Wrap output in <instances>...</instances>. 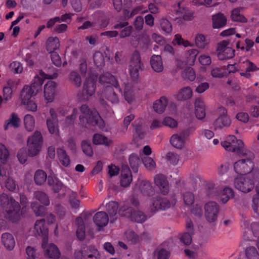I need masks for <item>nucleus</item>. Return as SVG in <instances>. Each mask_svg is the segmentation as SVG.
<instances>
[{
	"instance_id": "6e6552de",
	"label": "nucleus",
	"mask_w": 259,
	"mask_h": 259,
	"mask_svg": "<svg viewBox=\"0 0 259 259\" xmlns=\"http://www.w3.org/2000/svg\"><path fill=\"white\" fill-rule=\"evenodd\" d=\"M97 76L96 74H89L86 77L83 87V96L86 98L93 96L96 90Z\"/></svg>"
},
{
	"instance_id": "6ab92c4d",
	"label": "nucleus",
	"mask_w": 259,
	"mask_h": 259,
	"mask_svg": "<svg viewBox=\"0 0 259 259\" xmlns=\"http://www.w3.org/2000/svg\"><path fill=\"white\" fill-rule=\"evenodd\" d=\"M56 84L52 81L49 80L44 86V98L47 103L54 101L56 94Z\"/></svg>"
},
{
	"instance_id": "58836bf2",
	"label": "nucleus",
	"mask_w": 259,
	"mask_h": 259,
	"mask_svg": "<svg viewBox=\"0 0 259 259\" xmlns=\"http://www.w3.org/2000/svg\"><path fill=\"white\" fill-rule=\"evenodd\" d=\"M195 42L196 46L200 49H204L209 44L205 35L201 33H198L195 35Z\"/></svg>"
},
{
	"instance_id": "a19ab883",
	"label": "nucleus",
	"mask_w": 259,
	"mask_h": 259,
	"mask_svg": "<svg viewBox=\"0 0 259 259\" xmlns=\"http://www.w3.org/2000/svg\"><path fill=\"white\" fill-rule=\"evenodd\" d=\"M252 207L254 211L259 215V183L255 186V194L252 198Z\"/></svg>"
},
{
	"instance_id": "2eb2a0df",
	"label": "nucleus",
	"mask_w": 259,
	"mask_h": 259,
	"mask_svg": "<svg viewBox=\"0 0 259 259\" xmlns=\"http://www.w3.org/2000/svg\"><path fill=\"white\" fill-rule=\"evenodd\" d=\"M50 114L51 117L47 120V125L49 132L51 135L58 136L59 134V128L58 119L55 110L50 109Z\"/></svg>"
},
{
	"instance_id": "473e14b6",
	"label": "nucleus",
	"mask_w": 259,
	"mask_h": 259,
	"mask_svg": "<svg viewBox=\"0 0 259 259\" xmlns=\"http://www.w3.org/2000/svg\"><path fill=\"white\" fill-rule=\"evenodd\" d=\"M151 65L153 69L157 72H160L163 69L161 58L159 55H153L151 59Z\"/></svg>"
},
{
	"instance_id": "4d7b16f0",
	"label": "nucleus",
	"mask_w": 259,
	"mask_h": 259,
	"mask_svg": "<svg viewBox=\"0 0 259 259\" xmlns=\"http://www.w3.org/2000/svg\"><path fill=\"white\" fill-rule=\"evenodd\" d=\"M161 29L167 33H171L172 31V26L170 23L165 19H162L160 22Z\"/></svg>"
},
{
	"instance_id": "b1692460",
	"label": "nucleus",
	"mask_w": 259,
	"mask_h": 259,
	"mask_svg": "<svg viewBox=\"0 0 259 259\" xmlns=\"http://www.w3.org/2000/svg\"><path fill=\"white\" fill-rule=\"evenodd\" d=\"M60 47V41L57 37H49L46 42V49L49 53L55 52Z\"/></svg>"
},
{
	"instance_id": "dca6fc26",
	"label": "nucleus",
	"mask_w": 259,
	"mask_h": 259,
	"mask_svg": "<svg viewBox=\"0 0 259 259\" xmlns=\"http://www.w3.org/2000/svg\"><path fill=\"white\" fill-rule=\"evenodd\" d=\"M188 136V135L185 132L174 134L170 139V143L174 148L182 149L186 145Z\"/></svg>"
},
{
	"instance_id": "393cba45",
	"label": "nucleus",
	"mask_w": 259,
	"mask_h": 259,
	"mask_svg": "<svg viewBox=\"0 0 259 259\" xmlns=\"http://www.w3.org/2000/svg\"><path fill=\"white\" fill-rule=\"evenodd\" d=\"M132 180V176L130 168L126 166H123L120 180L121 186L123 187L128 186Z\"/></svg>"
},
{
	"instance_id": "680f3d73",
	"label": "nucleus",
	"mask_w": 259,
	"mask_h": 259,
	"mask_svg": "<svg viewBox=\"0 0 259 259\" xmlns=\"http://www.w3.org/2000/svg\"><path fill=\"white\" fill-rule=\"evenodd\" d=\"M22 104L25 106L26 109L29 111L35 112L37 111V106L33 100H29Z\"/></svg>"
},
{
	"instance_id": "4be33fe9",
	"label": "nucleus",
	"mask_w": 259,
	"mask_h": 259,
	"mask_svg": "<svg viewBox=\"0 0 259 259\" xmlns=\"http://www.w3.org/2000/svg\"><path fill=\"white\" fill-rule=\"evenodd\" d=\"M234 196V192L231 188L225 187L217 195V198L222 203H226Z\"/></svg>"
},
{
	"instance_id": "f03ea898",
	"label": "nucleus",
	"mask_w": 259,
	"mask_h": 259,
	"mask_svg": "<svg viewBox=\"0 0 259 259\" xmlns=\"http://www.w3.org/2000/svg\"><path fill=\"white\" fill-rule=\"evenodd\" d=\"M56 76V74L51 76L46 74L42 71H40L35 76L33 83L30 85H26L23 87L20 96L21 104L32 100V98L41 91V85L45 79L54 78Z\"/></svg>"
},
{
	"instance_id": "f257e3e1",
	"label": "nucleus",
	"mask_w": 259,
	"mask_h": 259,
	"mask_svg": "<svg viewBox=\"0 0 259 259\" xmlns=\"http://www.w3.org/2000/svg\"><path fill=\"white\" fill-rule=\"evenodd\" d=\"M253 159H241L234 164V171L238 175L234 178V186L241 193L251 192L255 188V183H259V168Z\"/></svg>"
},
{
	"instance_id": "de8ad7c7",
	"label": "nucleus",
	"mask_w": 259,
	"mask_h": 259,
	"mask_svg": "<svg viewBox=\"0 0 259 259\" xmlns=\"http://www.w3.org/2000/svg\"><path fill=\"white\" fill-rule=\"evenodd\" d=\"M81 147L82 152L88 156L91 157L93 155V150L90 142L87 140H83L81 143Z\"/></svg>"
},
{
	"instance_id": "37998d69",
	"label": "nucleus",
	"mask_w": 259,
	"mask_h": 259,
	"mask_svg": "<svg viewBox=\"0 0 259 259\" xmlns=\"http://www.w3.org/2000/svg\"><path fill=\"white\" fill-rule=\"evenodd\" d=\"M231 18L233 21L241 23H246L247 21V19L240 14V9L239 8H236L232 10Z\"/></svg>"
},
{
	"instance_id": "a18cd8bd",
	"label": "nucleus",
	"mask_w": 259,
	"mask_h": 259,
	"mask_svg": "<svg viewBox=\"0 0 259 259\" xmlns=\"http://www.w3.org/2000/svg\"><path fill=\"white\" fill-rule=\"evenodd\" d=\"M198 53L196 49H190L186 53L187 62L189 65H193L194 64Z\"/></svg>"
},
{
	"instance_id": "423d86ee",
	"label": "nucleus",
	"mask_w": 259,
	"mask_h": 259,
	"mask_svg": "<svg viewBox=\"0 0 259 259\" xmlns=\"http://www.w3.org/2000/svg\"><path fill=\"white\" fill-rule=\"evenodd\" d=\"M80 124L87 126V124H97L100 126L104 125L103 121L96 111H92L86 105H83L80 109Z\"/></svg>"
},
{
	"instance_id": "338daca9",
	"label": "nucleus",
	"mask_w": 259,
	"mask_h": 259,
	"mask_svg": "<svg viewBox=\"0 0 259 259\" xmlns=\"http://www.w3.org/2000/svg\"><path fill=\"white\" fill-rule=\"evenodd\" d=\"M110 216L114 215L116 214L118 205L115 202H110L106 206Z\"/></svg>"
},
{
	"instance_id": "9d476101",
	"label": "nucleus",
	"mask_w": 259,
	"mask_h": 259,
	"mask_svg": "<svg viewBox=\"0 0 259 259\" xmlns=\"http://www.w3.org/2000/svg\"><path fill=\"white\" fill-rule=\"evenodd\" d=\"M239 68L240 71V75L246 78L251 77V75L250 72L259 70V67L253 62L245 58L240 61Z\"/></svg>"
},
{
	"instance_id": "4c0bfd02",
	"label": "nucleus",
	"mask_w": 259,
	"mask_h": 259,
	"mask_svg": "<svg viewBox=\"0 0 259 259\" xmlns=\"http://www.w3.org/2000/svg\"><path fill=\"white\" fill-rule=\"evenodd\" d=\"M48 184L52 187L55 192L63 191L65 189L61 183L57 178L49 176L48 178Z\"/></svg>"
},
{
	"instance_id": "ddd939ff",
	"label": "nucleus",
	"mask_w": 259,
	"mask_h": 259,
	"mask_svg": "<svg viewBox=\"0 0 259 259\" xmlns=\"http://www.w3.org/2000/svg\"><path fill=\"white\" fill-rule=\"evenodd\" d=\"M141 70H142V64L140 56L138 52H135L133 54L129 66V71L131 76L133 78L138 77L139 72Z\"/></svg>"
},
{
	"instance_id": "20e7f679",
	"label": "nucleus",
	"mask_w": 259,
	"mask_h": 259,
	"mask_svg": "<svg viewBox=\"0 0 259 259\" xmlns=\"http://www.w3.org/2000/svg\"><path fill=\"white\" fill-rule=\"evenodd\" d=\"M221 145L228 151L236 152L242 156H247L246 159L254 158L253 153L245 147L243 141L237 140L234 136H229L226 140L221 143Z\"/></svg>"
},
{
	"instance_id": "c85d7f7f",
	"label": "nucleus",
	"mask_w": 259,
	"mask_h": 259,
	"mask_svg": "<svg viewBox=\"0 0 259 259\" xmlns=\"http://www.w3.org/2000/svg\"><path fill=\"white\" fill-rule=\"evenodd\" d=\"M195 110L196 117L199 119H202L205 117V109L204 102L197 99L195 102Z\"/></svg>"
},
{
	"instance_id": "f704fd0d",
	"label": "nucleus",
	"mask_w": 259,
	"mask_h": 259,
	"mask_svg": "<svg viewBox=\"0 0 259 259\" xmlns=\"http://www.w3.org/2000/svg\"><path fill=\"white\" fill-rule=\"evenodd\" d=\"M193 92L189 87H186L180 90L176 95V98L180 101L186 100L191 98Z\"/></svg>"
},
{
	"instance_id": "0eeeda50",
	"label": "nucleus",
	"mask_w": 259,
	"mask_h": 259,
	"mask_svg": "<svg viewBox=\"0 0 259 259\" xmlns=\"http://www.w3.org/2000/svg\"><path fill=\"white\" fill-rule=\"evenodd\" d=\"M27 145L29 155L34 156L37 155L40 152L43 145V137L41 133L35 131L30 136Z\"/></svg>"
},
{
	"instance_id": "c03bdc74",
	"label": "nucleus",
	"mask_w": 259,
	"mask_h": 259,
	"mask_svg": "<svg viewBox=\"0 0 259 259\" xmlns=\"http://www.w3.org/2000/svg\"><path fill=\"white\" fill-rule=\"evenodd\" d=\"M47 175L45 171L38 169L36 171L34 176V179L37 185H41L46 181Z\"/></svg>"
},
{
	"instance_id": "6e6d98bb",
	"label": "nucleus",
	"mask_w": 259,
	"mask_h": 259,
	"mask_svg": "<svg viewBox=\"0 0 259 259\" xmlns=\"http://www.w3.org/2000/svg\"><path fill=\"white\" fill-rule=\"evenodd\" d=\"M163 124L171 128H176L178 126V121L174 118L166 116L163 119Z\"/></svg>"
},
{
	"instance_id": "4468645a",
	"label": "nucleus",
	"mask_w": 259,
	"mask_h": 259,
	"mask_svg": "<svg viewBox=\"0 0 259 259\" xmlns=\"http://www.w3.org/2000/svg\"><path fill=\"white\" fill-rule=\"evenodd\" d=\"M169 206L170 203L167 200L160 199L157 196L149 199V208L152 212L164 210Z\"/></svg>"
},
{
	"instance_id": "5fc2aeb1",
	"label": "nucleus",
	"mask_w": 259,
	"mask_h": 259,
	"mask_svg": "<svg viewBox=\"0 0 259 259\" xmlns=\"http://www.w3.org/2000/svg\"><path fill=\"white\" fill-rule=\"evenodd\" d=\"M3 97L4 103L10 101L13 97V90L10 87H4L3 90Z\"/></svg>"
},
{
	"instance_id": "aec40b11",
	"label": "nucleus",
	"mask_w": 259,
	"mask_h": 259,
	"mask_svg": "<svg viewBox=\"0 0 259 259\" xmlns=\"http://www.w3.org/2000/svg\"><path fill=\"white\" fill-rule=\"evenodd\" d=\"M47 238H44L42 246L45 253L49 257L57 258L59 256L60 253L57 246L53 244H47Z\"/></svg>"
},
{
	"instance_id": "7c9ffc66",
	"label": "nucleus",
	"mask_w": 259,
	"mask_h": 259,
	"mask_svg": "<svg viewBox=\"0 0 259 259\" xmlns=\"http://www.w3.org/2000/svg\"><path fill=\"white\" fill-rule=\"evenodd\" d=\"M212 27L218 29L224 27L227 23L226 17L222 14H218L212 16Z\"/></svg>"
},
{
	"instance_id": "774afa93",
	"label": "nucleus",
	"mask_w": 259,
	"mask_h": 259,
	"mask_svg": "<svg viewBox=\"0 0 259 259\" xmlns=\"http://www.w3.org/2000/svg\"><path fill=\"white\" fill-rule=\"evenodd\" d=\"M31 207L34 213L38 216L43 215L46 211V208L44 206L38 205L37 204H36L35 203L32 204Z\"/></svg>"
},
{
	"instance_id": "412c9836",
	"label": "nucleus",
	"mask_w": 259,
	"mask_h": 259,
	"mask_svg": "<svg viewBox=\"0 0 259 259\" xmlns=\"http://www.w3.org/2000/svg\"><path fill=\"white\" fill-rule=\"evenodd\" d=\"M154 182L163 194H166L169 191V185L165 177L157 175L154 178Z\"/></svg>"
},
{
	"instance_id": "c9c22d12",
	"label": "nucleus",
	"mask_w": 259,
	"mask_h": 259,
	"mask_svg": "<svg viewBox=\"0 0 259 259\" xmlns=\"http://www.w3.org/2000/svg\"><path fill=\"white\" fill-rule=\"evenodd\" d=\"M35 118L33 116L27 114L25 115L23 118V124L25 128L29 132L33 130L35 126Z\"/></svg>"
},
{
	"instance_id": "cd10ccee",
	"label": "nucleus",
	"mask_w": 259,
	"mask_h": 259,
	"mask_svg": "<svg viewBox=\"0 0 259 259\" xmlns=\"http://www.w3.org/2000/svg\"><path fill=\"white\" fill-rule=\"evenodd\" d=\"M198 61L201 66L199 68V71L202 73L205 72L208 67L211 63V59L209 56L206 54H201L198 57Z\"/></svg>"
},
{
	"instance_id": "a878e982",
	"label": "nucleus",
	"mask_w": 259,
	"mask_h": 259,
	"mask_svg": "<svg viewBox=\"0 0 259 259\" xmlns=\"http://www.w3.org/2000/svg\"><path fill=\"white\" fill-rule=\"evenodd\" d=\"M2 242L5 248L10 250H12L15 246V240L13 236L8 233L2 234Z\"/></svg>"
},
{
	"instance_id": "69168bd1",
	"label": "nucleus",
	"mask_w": 259,
	"mask_h": 259,
	"mask_svg": "<svg viewBox=\"0 0 259 259\" xmlns=\"http://www.w3.org/2000/svg\"><path fill=\"white\" fill-rule=\"evenodd\" d=\"M182 16L185 21H192L195 17V12L188 8Z\"/></svg>"
},
{
	"instance_id": "8fccbe9b",
	"label": "nucleus",
	"mask_w": 259,
	"mask_h": 259,
	"mask_svg": "<svg viewBox=\"0 0 259 259\" xmlns=\"http://www.w3.org/2000/svg\"><path fill=\"white\" fill-rule=\"evenodd\" d=\"M182 76L186 79L193 81L196 78L195 71L193 68L188 67L185 69Z\"/></svg>"
},
{
	"instance_id": "ea45409f",
	"label": "nucleus",
	"mask_w": 259,
	"mask_h": 259,
	"mask_svg": "<svg viewBox=\"0 0 259 259\" xmlns=\"http://www.w3.org/2000/svg\"><path fill=\"white\" fill-rule=\"evenodd\" d=\"M154 256L156 259H168L170 256V252L167 249L161 246L154 251Z\"/></svg>"
},
{
	"instance_id": "bb28decb",
	"label": "nucleus",
	"mask_w": 259,
	"mask_h": 259,
	"mask_svg": "<svg viewBox=\"0 0 259 259\" xmlns=\"http://www.w3.org/2000/svg\"><path fill=\"white\" fill-rule=\"evenodd\" d=\"M20 119L17 114L14 113L11 114L9 118L5 121L4 124L5 130H8L10 126L19 127L20 124Z\"/></svg>"
},
{
	"instance_id": "09e8293b",
	"label": "nucleus",
	"mask_w": 259,
	"mask_h": 259,
	"mask_svg": "<svg viewBox=\"0 0 259 259\" xmlns=\"http://www.w3.org/2000/svg\"><path fill=\"white\" fill-rule=\"evenodd\" d=\"M141 158L147 169L152 170L156 167V163L152 158L148 156L142 157L141 155Z\"/></svg>"
},
{
	"instance_id": "f3484780",
	"label": "nucleus",
	"mask_w": 259,
	"mask_h": 259,
	"mask_svg": "<svg viewBox=\"0 0 259 259\" xmlns=\"http://www.w3.org/2000/svg\"><path fill=\"white\" fill-rule=\"evenodd\" d=\"M205 215L210 222L215 221L219 212V206L215 202H209L205 205Z\"/></svg>"
},
{
	"instance_id": "bf43d9fd",
	"label": "nucleus",
	"mask_w": 259,
	"mask_h": 259,
	"mask_svg": "<svg viewBox=\"0 0 259 259\" xmlns=\"http://www.w3.org/2000/svg\"><path fill=\"white\" fill-rule=\"evenodd\" d=\"M211 75L214 78H221L226 75V73L223 71L222 68L214 67L211 70Z\"/></svg>"
},
{
	"instance_id": "1a4fd4ad",
	"label": "nucleus",
	"mask_w": 259,
	"mask_h": 259,
	"mask_svg": "<svg viewBox=\"0 0 259 259\" xmlns=\"http://www.w3.org/2000/svg\"><path fill=\"white\" fill-rule=\"evenodd\" d=\"M219 116L213 122V126L215 130H220L229 127L231 121L227 115V111L223 107L218 109Z\"/></svg>"
},
{
	"instance_id": "5701e85b",
	"label": "nucleus",
	"mask_w": 259,
	"mask_h": 259,
	"mask_svg": "<svg viewBox=\"0 0 259 259\" xmlns=\"http://www.w3.org/2000/svg\"><path fill=\"white\" fill-rule=\"evenodd\" d=\"M94 221L96 226L99 228L105 227L108 223V216L105 212H98L95 214Z\"/></svg>"
},
{
	"instance_id": "e2e57ef3",
	"label": "nucleus",
	"mask_w": 259,
	"mask_h": 259,
	"mask_svg": "<svg viewBox=\"0 0 259 259\" xmlns=\"http://www.w3.org/2000/svg\"><path fill=\"white\" fill-rule=\"evenodd\" d=\"M144 137V133H140L139 131L137 130L134 134L133 142L137 146L142 144V140Z\"/></svg>"
},
{
	"instance_id": "2f4dec72",
	"label": "nucleus",
	"mask_w": 259,
	"mask_h": 259,
	"mask_svg": "<svg viewBox=\"0 0 259 259\" xmlns=\"http://www.w3.org/2000/svg\"><path fill=\"white\" fill-rule=\"evenodd\" d=\"M92 141L93 144L96 145H103L109 146L112 143L110 139L99 134H96L93 136Z\"/></svg>"
},
{
	"instance_id": "13d9d810",
	"label": "nucleus",
	"mask_w": 259,
	"mask_h": 259,
	"mask_svg": "<svg viewBox=\"0 0 259 259\" xmlns=\"http://www.w3.org/2000/svg\"><path fill=\"white\" fill-rule=\"evenodd\" d=\"M192 232L182 234L180 237L181 242L185 245H190L192 242Z\"/></svg>"
},
{
	"instance_id": "3c124183",
	"label": "nucleus",
	"mask_w": 259,
	"mask_h": 259,
	"mask_svg": "<svg viewBox=\"0 0 259 259\" xmlns=\"http://www.w3.org/2000/svg\"><path fill=\"white\" fill-rule=\"evenodd\" d=\"M125 235L126 239L130 243H136L140 240V237L139 235H138L133 231L129 230L126 232Z\"/></svg>"
},
{
	"instance_id": "e433bc0d",
	"label": "nucleus",
	"mask_w": 259,
	"mask_h": 259,
	"mask_svg": "<svg viewBox=\"0 0 259 259\" xmlns=\"http://www.w3.org/2000/svg\"><path fill=\"white\" fill-rule=\"evenodd\" d=\"M57 155L59 162L62 165L67 167L70 165V160L69 157L63 149H58Z\"/></svg>"
},
{
	"instance_id": "7ed1b4c3",
	"label": "nucleus",
	"mask_w": 259,
	"mask_h": 259,
	"mask_svg": "<svg viewBox=\"0 0 259 259\" xmlns=\"http://www.w3.org/2000/svg\"><path fill=\"white\" fill-rule=\"evenodd\" d=\"M1 205L5 211L6 218L12 223H17L22 218L20 205L12 197L3 195L0 197Z\"/></svg>"
},
{
	"instance_id": "c756f323",
	"label": "nucleus",
	"mask_w": 259,
	"mask_h": 259,
	"mask_svg": "<svg viewBox=\"0 0 259 259\" xmlns=\"http://www.w3.org/2000/svg\"><path fill=\"white\" fill-rule=\"evenodd\" d=\"M35 235L47 236L48 234V230L45 226V222L43 220L37 221L34 225Z\"/></svg>"
},
{
	"instance_id": "72a5a7b5",
	"label": "nucleus",
	"mask_w": 259,
	"mask_h": 259,
	"mask_svg": "<svg viewBox=\"0 0 259 259\" xmlns=\"http://www.w3.org/2000/svg\"><path fill=\"white\" fill-rule=\"evenodd\" d=\"M167 105V99L162 97L155 101L153 107L155 112L158 113H162L164 111Z\"/></svg>"
},
{
	"instance_id": "a211bd4d",
	"label": "nucleus",
	"mask_w": 259,
	"mask_h": 259,
	"mask_svg": "<svg viewBox=\"0 0 259 259\" xmlns=\"http://www.w3.org/2000/svg\"><path fill=\"white\" fill-rule=\"evenodd\" d=\"M9 152L6 146L0 143V173L5 174L4 170L10 169L8 163Z\"/></svg>"
},
{
	"instance_id": "864d4df0",
	"label": "nucleus",
	"mask_w": 259,
	"mask_h": 259,
	"mask_svg": "<svg viewBox=\"0 0 259 259\" xmlns=\"http://www.w3.org/2000/svg\"><path fill=\"white\" fill-rule=\"evenodd\" d=\"M35 198L40 203L47 206L50 204V200L46 194L42 192H37L35 194Z\"/></svg>"
},
{
	"instance_id": "052dcab7",
	"label": "nucleus",
	"mask_w": 259,
	"mask_h": 259,
	"mask_svg": "<svg viewBox=\"0 0 259 259\" xmlns=\"http://www.w3.org/2000/svg\"><path fill=\"white\" fill-rule=\"evenodd\" d=\"M129 162L131 166L135 171H137V166L140 163V159L138 156L132 154L129 158Z\"/></svg>"
},
{
	"instance_id": "9b49d317",
	"label": "nucleus",
	"mask_w": 259,
	"mask_h": 259,
	"mask_svg": "<svg viewBox=\"0 0 259 259\" xmlns=\"http://www.w3.org/2000/svg\"><path fill=\"white\" fill-rule=\"evenodd\" d=\"M217 54L221 60L230 59L234 55V50L230 47L229 42L223 40L218 45Z\"/></svg>"
},
{
	"instance_id": "f8f14e48",
	"label": "nucleus",
	"mask_w": 259,
	"mask_h": 259,
	"mask_svg": "<svg viewBox=\"0 0 259 259\" xmlns=\"http://www.w3.org/2000/svg\"><path fill=\"white\" fill-rule=\"evenodd\" d=\"M120 215L130 218L132 221L141 223L145 221V215L139 210H134L132 207H122L119 210Z\"/></svg>"
},
{
	"instance_id": "39448f33",
	"label": "nucleus",
	"mask_w": 259,
	"mask_h": 259,
	"mask_svg": "<svg viewBox=\"0 0 259 259\" xmlns=\"http://www.w3.org/2000/svg\"><path fill=\"white\" fill-rule=\"evenodd\" d=\"M101 83H107L105 85L102 96L112 103H116L118 102V98L112 86L116 89L118 88V83L115 78L109 73H106L100 77Z\"/></svg>"
},
{
	"instance_id": "603ef678",
	"label": "nucleus",
	"mask_w": 259,
	"mask_h": 259,
	"mask_svg": "<svg viewBox=\"0 0 259 259\" xmlns=\"http://www.w3.org/2000/svg\"><path fill=\"white\" fill-rule=\"evenodd\" d=\"M246 256L247 259H259V253L254 247H249L246 249Z\"/></svg>"
},
{
	"instance_id": "49530a36",
	"label": "nucleus",
	"mask_w": 259,
	"mask_h": 259,
	"mask_svg": "<svg viewBox=\"0 0 259 259\" xmlns=\"http://www.w3.org/2000/svg\"><path fill=\"white\" fill-rule=\"evenodd\" d=\"M172 44L174 45H178L179 46H183L185 48L192 46V44L191 42L188 40L184 39L179 34H177L175 35L174 39L172 40Z\"/></svg>"
},
{
	"instance_id": "79ce46f5",
	"label": "nucleus",
	"mask_w": 259,
	"mask_h": 259,
	"mask_svg": "<svg viewBox=\"0 0 259 259\" xmlns=\"http://www.w3.org/2000/svg\"><path fill=\"white\" fill-rule=\"evenodd\" d=\"M76 223L78 226L76 231L77 237L79 239L82 240L85 237V230L82 219L80 217L77 218L76 219Z\"/></svg>"
},
{
	"instance_id": "0e129e2a",
	"label": "nucleus",
	"mask_w": 259,
	"mask_h": 259,
	"mask_svg": "<svg viewBox=\"0 0 259 259\" xmlns=\"http://www.w3.org/2000/svg\"><path fill=\"white\" fill-rule=\"evenodd\" d=\"M11 70L15 73H20L23 71V67L19 62L15 61L10 65Z\"/></svg>"
}]
</instances>
